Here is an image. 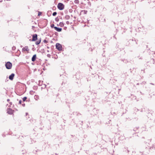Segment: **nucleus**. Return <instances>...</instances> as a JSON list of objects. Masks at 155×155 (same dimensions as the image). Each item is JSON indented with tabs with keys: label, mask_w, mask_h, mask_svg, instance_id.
<instances>
[{
	"label": "nucleus",
	"mask_w": 155,
	"mask_h": 155,
	"mask_svg": "<svg viewBox=\"0 0 155 155\" xmlns=\"http://www.w3.org/2000/svg\"><path fill=\"white\" fill-rule=\"evenodd\" d=\"M139 83H138L137 84V85H139Z\"/></svg>",
	"instance_id": "obj_32"
},
{
	"label": "nucleus",
	"mask_w": 155,
	"mask_h": 155,
	"mask_svg": "<svg viewBox=\"0 0 155 155\" xmlns=\"http://www.w3.org/2000/svg\"><path fill=\"white\" fill-rule=\"evenodd\" d=\"M85 13H86V12H85Z\"/></svg>",
	"instance_id": "obj_35"
},
{
	"label": "nucleus",
	"mask_w": 155,
	"mask_h": 155,
	"mask_svg": "<svg viewBox=\"0 0 155 155\" xmlns=\"http://www.w3.org/2000/svg\"><path fill=\"white\" fill-rule=\"evenodd\" d=\"M150 152L149 148L147 147H145L140 152L143 154L147 155Z\"/></svg>",
	"instance_id": "obj_1"
},
{
	"label": "nucleus",
	"mask_w": 155,
	"mask_h": 155,
	"mask_svg": "<svg viewBox=\"0 0 155 155\" xmlns=\"http://www.w3.org/2000/svg\"><path fill=\"white\" fill-rule=\"evenodd\" d=\"M6 67L7 69H10L11 68L12 64L10 62H8L5 64Z\"/></svg>",
	"instance_id": "obj_3"
},
{
	"label": "nucleus",
	"mask_w": 155,
	"mask_h": 155,
	"mask_svg": "<svg viewBox=\"0 0 155 155\" xmlns=\"http://www.w3.org/2000/svg\"><path fill=\"white\" fill-rule=\"evenodd\" d=\"M87 1H89V0H87Z\"/></svg>",
	"instance_id": "obj_36"
},
{
	"label": "nucleus",
	"mask_w": 155,
	"mask_h": 155,
	"mask_svg": "<svg viewBox=\"0 0 155 155\" xmlns=\"http://www.w3.org/2000/svg\"><path fill=\"white\" fill-rule=\"evenodd\" d=\"M16 49V47L15 46H13L12 48V49L13 50H15Z\"/></svg>",
	"instance_id": "obj_21"
},
{
	"label": "nucleus",
	"mask_w": 155,
	"mask_h": 155,
	"mask_svg": "<svg viewBox=\"0 0 155 155\" xmlns=\"http://www.w3.org/2000/svg\"><path fill=\"white\" fill-rule=\"evenodd\" d=\"M35 28V27L34 26H32V29L34 30V29Z\"/></svg>",
	"instance_id": "obj_28"
},
{
	"label": "nucleus",
	"mask_w": 155,
	"mask_h": 155,
	"mask_svg": "<svg viewBox=\"0 0 155 155\" xmlns=\"http://www.w3.org/2000/svg\"><path fill=\"white\" fill-rule=\"evenodd\" d=\"M13 113V110L11 108H9L7 109V113L10 114H12Z\"/></svg>",
	"instance_id": "obj_6"
},
{
	"label": "nucleus",
	"mask_w": 155,
	"mask_h": 155,
	"mask_svg": "<svg viewBox=\"0 0 155 155\" xmlns=\"http://www.w3.org/2000/svg\"><path fill=\"white\" fill-rule=\"evenodd\" d=\"M56 48L59 51L62 50V47L61 45L59 43H57L56 45Z\"/></svg>",
	"instance_id": "obj_4"
},
{
	"label": "nucleus",
	"mask_w": 155,
	"mask_h": 155,
	"mask_svg": "<svg viewBox=\"0 0 155 155\" xmlns=\"http://www.w3.org/2000/svg\"><path fill=\"white\" fill-rule=\"evenodd\" d=\"M54 24H52L51 25V28H54Z\"/></svg>",
	"instance_id": "obj_24"
},
{
	"label": "nucleus",
	"mask_w": 155,
	"mask_h": 155,
	"mask_svg": "<svg viewBox=\"0 0 155 155\" xmlns=\"http://www.w3.org/2000/svg\"><path fill=\"white\" fill-rule=\"evenodd\" d=\"M74 2L76 4H79V2L78 0H75L74 1Z\"/></svg>",
	"instance_id": "obj_15"
},
{
	"label": "nucleus",
	"mask_w": 155,
	"mask_h": 155,
	"mask_svg": "<svg viewBox=\"0 0 155 155\" xmlns=\"http://www.w3.org/2000/svg\"><path fill=\"white\" fill-rule=\"evenodd\" d=\"M64 18L68 20L69 19L70 17L69 15H66L65 16Z\"/></svg>",
	"instance_id": "obj_13"
},
{
	"label": "nucleus",
	"mask_w": 155,
	"mask_h": 155,
	"mask_svg": "<svg viewBox=\"0 0 155 155\" xmlns=\"http://www.w3.org/2000/svg\"><path fill=\"white\" fill-rule=\"evenodd\" d=\"M150 84H152V85H154V84H153V83H150Z\"/></svg>",
	"instance_id": "obj_30"
},
{
	"label": "nucleus",
	"mask_w": 155,
	"mask_h": 155,
	"mask_svg": "<svg viewBox=\"0 0 155 155\" xmlns=\"http://www.w3.org/2000/svg\"><path fill=\"white\" fill-rule=\"evenodd\" d=\"M22 101L21 100H20L19 101V104H21V103Z\"/></svg>",
	"instance_id": "obj_25"
},
{
	"label": "nucleus",
	"mask_w": 155,
	"mask_h": 155,
	"mask_svg": "<svg viewBox=\"0 0 155 155\" xmlns=\"http://www.w3.org/2000/svg\"><path fill=\"white\" fill-rule=\"evenodd\" d=\"M29 50V49L28 46H26L22 48V51L23 52L25 51H28Z\"/></svg>",
	"instance_id": "obj_7"
},
{
	"label": "nucleus",
	"mask_w": 155,
	"mask_h": 155,
	"mask_svg": "<svg viewBox=\"0 0 155 155\" xmlns=\"http://www.w3.org/2000/svg\"><path fill=\"white\" fill-rule=\"evenodd\" d=\"M54 28L55 30L58 32L61 31L62 30V29L61 28H58L57 27H54Z\"/></svg>",
	"instance_id": "obj_8"
},
{
	"label": "nucleus",
	"mask_w": 155,
	"mask_h": 155,
	"mask_svg": "<svg viewBox=\"0 0 155 155\" xmlns=\"http://www.w3.org/2000/svg\"><path fill=\"white\" fill-rule=\"evenodd\" d=\"M27 99V97H25L23 98V101H25Z\"/></svg>",
	"instance_id": "obj_16"
},
{
	"label": "nucleus",
	"mask_w": 155,
	"mask_h": 155,
	"mask_svg": "<svg viewBox=\"0 0 155 155\" xmlns=\"http://www.w3.org/2000/svg\"><path fill=\"white\" fill-rule=\"evenodd\" d=\"M15 74L14 73H12L10 75L9 77V79L11 80H12L13 79L14 77L15 76Z\"/></svg>",
	"instance_id": "obj_9"
},
{
	"label": "nucleus",
	"mask_w": 155,
	"mask_h": 155,
	"mask_svg": "<svg viewBox=\"0 0 155 155\" xmlns=\"http://www.w3.org/2000/svg\"><path fill=\"white\" fill-rule=\"evenodd\" d=\"M22 106L23 107H25V104H22Z\"/></svg>",
	"instance_id": "obj_27"
},
{
	"label": "nucleus",
	"mask_w": 155,
	"mask_h": 155,
	"mask_svg": "<svg viewBox=\"0 0 155 155\" xmlns=\"http://www.w3.org/2000/svg\"><path fill=\"white\" fill-rule=\"evenodd\" d=\"M59 26L61 27H63L64 26V24L62 22H61L59 23Z\"/></svg>",
	"instance_id": "obj_14"
},
{
	"label": "nucleus",
	"mask_w": 155,
	"mask_h": 155,
	"mask_svg": "<svg viewBox=\"0 0 155 155\" xmlns=\"http://www.w3.org/2000/svg\"><path fill=\"white\" fill-rule=\"evenodd\" d=\"M35 92L33 91H30V94L31 95L33 94Z\"/></svg>",
	"instance_id": "obj_18"
},
{
	"label": "nucleus",
	"mask_w": 155,
	"mask_h": 155,
	"mask_svg": "<svg viewBox=\"0 0 155 155\" xmlns=\"http://www.w3.org/2000/svg\"><path fill=\"white\" fill-rule=\"evenodd\" d=\"M47 56L48 57V58H50L51 57V55L50 54H47Z\"/></svg>",
	"instance_id": "obj_23"
},
{
	"label": "nucleus",
	"mask_w": 155,
	"mask_h": 155,
	"mask_svg": "<svg viewBox=\"0 0 155 155\" xmlns=\"http://www.w3.org/2000/svg\"><path fill=\"white\" fill-rule=\"evenodd\" d=\"M66 24H67V25H69V22L68 21H67L66 22Z\"/></svg>",
	"instance_id": "obj_26"
},
{
	"label": "nucleus",
	"mask_w": 155,
	"mask_h": 155,
	"mask_svg": "<svg viewBox=\"0 0 155 155\" xmlns=\"http://www.w3.org/2000/svg\"><path fill=\"white\" fill-rule=\"evenodd\" d=\"M34 98L36 100H38L39 99V96L38 95H35L34 96Z\"/></svg>",
	"instance_id": "obj_12"
},
{
	"label": "nucleus",
	"mask_w": 155,
	"mask_h": 155,
	"mask_svg": "<svg viewBox=\"0 0 155 155\" xmlns=\"http://www.w3.org/2000/svg\"><path fill=\"white\" fill-rule=\"evenodd\" d=\"M38 35L36 34L33 35H32V41H36L38 39Z\"/></svg>",
	"instance_id": "obj_5"
},
{
	"label": "nucleus",
	"mask_w": 155,
	"mask_h": 155,
	"mask_svg": "<svg viewBox=\"0 0 155 155\" xmlns=\"http://www.w3.org/2000/svg\"><path fill=\"white\" fill-rule=\"evenodd\" d=\"M10 104H12V102H10Z\"/></svg>",
	"instance_id": "obj_33"
},
{
	"label": "nucleus",
	"mask_w": 155,
	"mask_h": 155,
	"mask_svg": "<svg viewBox=\"0 0 155 155\" xmlns=\"http://www.w3.org/2000/svg\"><path fill=\"white\" fill-rule=\"evenodd\" d=\"M2 0H0V2H2Z\"/></svg>",
	"instance_id": "obj_31"
},
{
	"label": "nucleus",
	"mask_w": 155,
	"mask_h": 155,
	"mask_svg": "<svg viewBox=\"0 0 155 155\" xmlns=\"http://www.w3.org/2000/svg\"><path fill=\"white\" fill-rule=\"evenodd\" d=\"M10 101V99H7V101L8 102H9Z\"/></svg>",
	"instance_id": "obj_29"
},
{
	"label": "nucleus",
	"mask_w": 155,
	"mask_h": 155,
	"mask_svg": "<svg viewBox=\"0 0 155 155\" xmlns=\"http://www.w3.org/2000/svg\"><path fill=\"white\" fill-rule=\"evenodd\" d=\"M55 21L57 22L59 21V19L58 17L56 18H55Z\"/></svg>",
	"instance_id": "obj_17"
},
{
	"label": "nucleus",
	"mask_w": 155,
	"mask_h": 155,
	"mask_svg": "<svg viewBox=\"0 0 155 155\" xmlns=\"http://www.w3.org/2000/svg\"><path fill=\"white\" fill-rule=\"evenodd\" d=\"M41 41V38H40V39H38V41H36L35 42V44L36 45H39Z\"/></svg>",
	"instance_id": "obj_11"
},
{
	"label": "nucleus",
	"mask_w": 155,
	"mask_h": 155,
	"mask_svg": "<svg viewBox=\"0 0 155 155\" xmlns=\"http://www.w3.org/2000/svg\"><path fill=\"white\" fill-rule=\"evenodd\" d=\"M85 13H86V12H85Z\"/></svg>",
	"instance_id": "obj_34"
},
{
	"label": "nucleus",
	"mask_w": 155,
	"mask_h": 155,
	"mask_svg": "<svg viewBox=\"0 0 155 155\" xmlns=\"http://www.w3.org/2000/svg\"><path fill=\"white\" fill-rule=\"evenodd\" d=\"M57 13L56 12H54L52 14V15L53 16H55L57 15Z\"/></svg>",
	"instance_id": "obj_19"
},
{
	"label": "nucleus",
	"mask_w": 155,
	"mask_h": 155,
	"mask_svg": "<svg viewBox=\"0 0 155 155\" xmlns=\"http://www.w3.org/2000/svg\"><path fill=\"white\" fill-rule=\"evenodd\" d=\"M43 42L45 43H47V42H48V41H46V40H44L43 41Z\"/></svg>",
	"instance_id": "obj_22"
},
{
	"label": "nucleus",
	"mask_w": 155,
	"mask_h": 155,
	"mask_svg": "<svg viewBox=\"0 0 155 155\" xmlns=\"http://www.w3.org/2000/svg\"><path fill=\"white\" fill-rule=\"evenodd\" d=\"M58 8L60 10H63L64 8V5L62 3H59L58 5Z\"/></svg>",
	"instance_id": "obj_2"
},
{
	"label": "nucleus",
	"mask_w": 155,
	"mask_h": 155,
	"mask_svg": "<svg viewBox=\"0 0 155 155\" xmlns=\"http://www.w3.org/2000/svg\"><path fill=\"white\" fill-rule=\"evenodd\" d=\"M41 14H42L41 12H38V16H39L41 15Z\"/></svg>",
	"instance_id": "obj_20"
},
{
	"label": "nucleus",
	"mask_w": 155,
	"mask_h": 155,
	"mask_svg": "<svg viewBox=\"0 0 155 155\" xmlns=\"http://www.w3.org/2000/svg\"><path fill=\"white\" fill-rule=\"evenodd\" d=\"M36 54H34L33 55L32 58H31V61H35L36 60Z\"/></svg>",
	"instance_id": "obj_10"
}]
</instances>
